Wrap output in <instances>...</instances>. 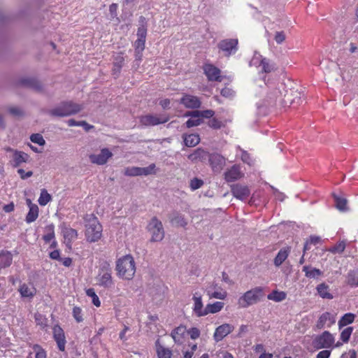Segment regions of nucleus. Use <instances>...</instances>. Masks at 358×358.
<instances>
[{"label": "nucleus", "instance_id": "31", "mask_svg": "<svg viewBox=\"0 0 358 358\" xmlns=\"http://www.w3.org/2000/svg\"><path fill=\"white\" fill-rule=\"evenodd\" d=\"M332 196L335 201V207L340 211L345 212L348 210V200L345 198H342L336 195L335 193H332Z\"/></svg>", "mask_w": 358, "mask_h": 358}, {"label": "nucleus", "instance_id": "8", "mask_svg": "<svg viewBox=\"0 0 358 358\" xmlns=\"http://www.w3.org/2000/svg\"><path fill=\"white\" fill-rule=\"evenodd\" d=\"M155 164H151L147 167H128L124 170V175L128 176H148L155 174Z\"/></svg>", "mask_w": 358, "mask_h": 358}, {"label": "nucleus", "instance_id": "59", "mask_svg": "<svg viewBox=\"0 0 358 358\" xmlns=\"http://www.w3.org/2000/svg\"><path fill=\"white\" fill-rule=\"evenodd\" d=\"M285 40V34L283 31H278L275 35V41L277 43L280 44Z\"/></svg>", "mask_w": 358, "mask_h": 358}, {"label": "nucleus", "instance_id": "30", "mask_svg": "<svg viewBox=\"0 0 358 358\" xmlns=\"http://www.w3.org/2000/svg\"><path fill=\"white\" fill-rule=\"evenodd\" d=\"M156 351L157 353L158 358H171L172 355V351L166 348H164L159 343V340L157 339L155 343Z\"/></svg>", "mask_w": 358, "mask_h": 358}, {"label": "nucleus", "instance_id": "15", "mask_svg": "<svg viewBox=\"0 0 358 358\" xmlns=\"http://www.w3.org/2000/svg\"><path fill=\"white\" fill-rule=\"evenodd\" d=\"M4 150L6 152H12V159L15 167L19 166L22 163L27 162L28 160L29 155L25 152L13 150L10 147L4 148Z\"/></svg>", "mask_w": 358, "mask_h": 358}, {"label": "nucleus", "instance_id": "32", "mask_svg": "<svg viewBox=\"0 0 358 358\" xmlns=\"http://www.w3.org/2000/svg\"><path fill=\"white\" fill-rule=\"evenodd\" d=\"M224 303L221 301H216L213 303L208 304L205 308V315L209 313H217L220 312L224 307Z\"/></svg>", "mask_w": 358, "mask_h": 358}, {"label": "nucleus", "instance_id": "55", "mask_svg": "<svg viewBox=\"0 0 358 358\" xmlns=\"http://www.w3.org/2000/svg\"><path fill=\"white\" fill-rule=\"evenodd\" d=\"M345 248V242L342 241V242H340L338 244H336L331 250V252L341 253L344 251Z\"/></svg>", "mask_w": 358, "mask_h": 358}, {"label": "nucleus", "instance_id": "6", "mask_svg": "<svg viewBox=\"0 0 358 358\" xmlns=\"http://www.w3.org/2000/svg\"><path fill=\"white\" fill-rule=\"evenodd\" d=\"M96 280L99 285L105 288H110L113 285L112 268L108 262H104L101 265Z\"/></svg>", "mask_w": 358, "mask_h": 358}, {"label": "nucleus", "instance_id": "39", "mask_svg": "<svg viewBox=\"0 0 358 358\" xmlns=\"http://www.w3.org/2000/svg\"><path fill=\"white\" fill-rule=\"evenodd\" d=\"M219 289L220 290L215 291L213 292H211L210 290H208L207 294L209 296V298L224 300L227 296V292L221 288Z\"/></svg>", "mask_w": 358, "mask_h": 358}, {"label": "nucleus", "instance_id": "48", "mask_svg": "<svg viewBox=\"0 0 358 358\" xmlns=\"http://www.w3.org/2000/svg\"><path fill=\"white\" fill-rule=\"evenodd\" d=\"M30 140L39 145H44L45 144V141L44 140L43 136L40 134H33L30 136Z\"/></svg>", "mask_w": 358, "mask_h": 358}, {"label": "nucleus", "instance_id": "57", "mask_svg": "<svg viewBox=\"0 0 358 358\" xmlns=\"http://www.w3.org/2000/svg\"><path fill=\"white\" fill-rule=\"evenodd\" d=\"M188 334L192 339H196L200 336V331L196 327H192L188 331Z\"/></svg>", "mask_w": 358, "mask_h": 358}, {"label": "nucleus", "instance_id": "18", "mask_svg": "<svg viewBox=\"0 0 358 358\" xmlns=\"http://www.w3.org/2000/svg\"><path fill=\"white\" fill-rule=\"evenodd\" d=\"M204 73L210 81H221L220 70L212 64H206L203 68Z\"/></svg>", "mask_w": 358, "mask_h": 358}, {"label": "nucleus", "instance_id": "27", "mask_svg": "<svg viewBox=\"0 0 358 358\" xmlns=\"http://www.w3.org/2000/svg\"><path fill=\"white\" fill-rule=\"evenodd\" d=\"M124 62V58L122 54H120L115 57L114 62L113 63V67L112 69V74L115 76V78H117L119 76Z\"/></svg>", "mask_w": 358, "mask_h": 358}, {"label": "nucleus", "instance_id": "24", "mask_svg": "<svg viewBox=\"0 0 358 358\" xmlns=\"http://www.w3.org/2000/svg\"><path fill=\"white\" fill-rule=\"evenodd\" d=\"M287 94H285L284 103L292 104L296 101L300 100L301 98V92L295 89H289L286 91Z\"/></svg>", "mask_w": 358, "mask_h": 358}, {"label": "nucleus", "instance_id": "7", "mask_svg": "<svg viewBox=\"0 0 358 358\" xmlns=\"http://www.w3.org/2000/svg\"><path fill=\"white\" fill-rule=\"evenodd\" d=\"M238 45V40L237 38H226L221 40L217 43V48L224 56L229 57L237 52Z\"/></svg>", "mask_w": 358, "mask_h": 358}, {"label": "nucleus", "instance_id": "40", "mask_svg": "<svg viewBox=\"0 0 358 358\" xmlns=\"http://www.w3.org/2000/svg\"><path fill=\"white\" fill-rule=\"evenodd\" d=\"M331 315L329 313L326 312L321 315V316L319 317L316 327L317 329H322L327 321H331Z\"/></svg>", "mask_w": 358, "mask_h": 358}, {"label": "nucleus", "instance_id": "2", "mask_svg": "<svg viewBox=\"0 0 358 358\" xmlns=\"http://www.w3.org/2000/svg\"><path fill=\"white\" fill-rule=\"evenodd\" d=\"M117 275L125 280H131L136 273L135 262L130 255L124 256L116 262Z\"/></svg>", "mask_w": 358, "mask_h": 358}, {"label": "nucleus", "instance_id": "42", "mask_svg": "<svg viewBox=\"0 0 358 358\" xmlns=\"http://www.w3.org/2000/svg\"><path fill=\"white\" fill-rule=\"evenodd\" d=\"M348 282L351 285L358 286V269L348 273Z\"/></svg>", "mask_w": 358, "mask_h": 358}, {"label": "nucleus", "instance_id": "25", "mask_svg": "<svg viewBox=\"0 0 358 358\" xmlns=\"http://www.w3.org/2000/svg\"><path fill=\"white\" fill-rule=\"evenodd\" d=\"M209 153L202 148L196 149L193 153L188 155V159L193 162L204 161L208 159Z\"/></svg>", "mask_w": 358, "mask_h": 358}, {"label": "nucleus", "instance_id": "19", "mask_svg": "<svg viewBox=\"0 0 358 358\" xmlns=\"http://www.w3.org/2000/svg\"><path fill=\"white\" fill-rule=\"evenodd\" d=\"M243 176L239 166L234 165L224 173V179L227 182H233L241 178Z\"/></svg>", "mask_w": 358, "mask_h": 358}, {"label": "nucleus", "instance_id": "53", "mask_svg": "<svg viewBox=\"0 0 358 358\" xmlns=\"http://www.w3.org/2000/svg\"><path fill=\"white\" fill-rule=\"evenodd\" d=\"M9 113L15 117H22L24 115L23 110L18 107H10L8 108Z\"/></svg>", "mask_w": 358, "mask_h": 358}, {"label": "nucleus", "instance_id": "51", "mask_svg": "<svg viewBox=\"0 0 358 358\" xmlns=\"http://www.w3.org/2000/svg\"><path fill=\"white\" fill-rule=\"evenodd\" d=\"M73 316L77 322H81L83 321L82 310L79 307H74L73 308Z\"/></svg>", "mask_w": 358, "mask_h": 358}, {"label": "nucleus", "instance_id": "61", "mask_svg": "<svg viewBox=\"0 0 358 358\" xmlns=\"http://www.w3.org/2000/svg\"><path fill=\"white\" fill-rule=\"evenodd\" d=\"M241 159L243 162L250 164L251 160L249 154L244 150H242Z\"/></svg>", "mask_w": 358, "mask_h": 358}, {"label": "nucleus", "instance_id": "36", "mask_svg": "<svg viewBox=\"0 0 358 358\" xmlns=\"http://www.w3.org/2000/svg\"><path fill=\"white\" fill-rule=\"evenodd\" d=\"M303 271L305 272L306 276L309 278H317L322 275V272L320 269L308 266H303Z\"/></svg>", "mask_w": 358, "mask_h": 358}, {"label": "nucleus", "instance_id": "20", "mask_svg": "<svg viewBox=\"0 0 358 358\" xmlns=\"http://www.w3.org/2000/svg\"><path fill=\"white\" fill-rule=\"evenodd\" d=\"M53 336L59 350L64 351L66 340L63 329L59 326L54 327Z\"/></svg>", "mask_w": 358, "mask_h": 358}, {"label": "nucleus", "instance_id": "60", "mask_svg": "<svg viewBox=\"0 0 358 358\" xmlns=\"http://www.w3.org/2000/svg\"><path fill=\"white\" fill-rule=\"evenodd\" d=\"M17 173L20 174V178L23 180L27 179L33 175V172L31 171L25 172L24 170L22 169H18Z\"/></svg>", "mask_w": 358, "mask_h": 358}, {"label": "nucleus", "instance_id": "13", "mask_svg": "<svg viewBox=\"0 0 358 358\" xmlns=\"http://www.w3.org/2000/svg\"><path fill=\"white\" fill-rule=\"evenodd\" d=\"M179 102L186 108L189 109H197L201 106V101L199 97L188 94H183Z\"/></svg>", "mask_w": 358, "mask_h": 358}, {"label": "nucleus", "instance_id": "4", "mask_svg": "<svg viewBox=\"0 0 358 358\" xmlns=\"http://www.w3.org/2000/svg\"><path fill=\"white\" fill-rule=\"evenodd\" d=\"M264 296V290L261 287H256L245 292L238 300L241 308H246L259 302Z\"/></svg>", "mask_w": 358, "mask_h": 358}, {"label": "nucleus", "instance_id": "43", "mask_svg": "<svg viewBox=\"0 0 358 358\" xmlns=\"http://www.w3.org/2000/svg\"><path fill=\"white\" fill-rule=\"evenodd\" d=\"M355 320V315L352 313L345 314L339 321V326H346L353 322Z\"/></svg>", "mask_w": 358, "mask_h": 358}, {"label": "nucleus", "instance_id": "54", "mask_svg": "<svg viewBox=\"0 0 358 358\" xmlns=\"http://www.w3.org/2000/svg\"><path fill=\"white\" fill-rule=\"evenodd\" d=\"M134 46L135 50L143 51L145 48V41L137 38L134 42Z\"/></svg>", "mask_w": 358, "mask_h": 358}, {"label": "nucleus", "instance_id": "49", "mask_svg": "<svg viewBox=\"0 0 358 358\" xmlns=\"http://www.w3.org/2000/svg\"><path fill=\"white\" fill-rule=\"evenodd\" d=\"M203 122V120L201 117H191L189 119L185 124L187 128L196 127L200 125Z\"/></svg>", "mask_w": 358, "mask_h": 358}, {"label": "nucleus", "instance_id": "50", "mask_svg": "<svg viewBox=\"0 0 358 358\" xmlns=\"http://www.w3.org/2000/svg\"><path fill=\"white\" fill-rule=\"evenodd\" d=\"M203 185V181L197 178H194L190 180L189 187L192 190H196Z\"/></svg>", "mask_w": 358, "mask_h": 358}, {"label": "nucleus", "instance_id": "12", "mask_svg": "<svg viewBox=\"0 0 358 358\" xmlns=\"http://www.w3.org/2000/svg\"><path fill=\"white\" fill-rule=\"evenodd\" d=\"M208 161L214 172L220 173L226 165V159L218 153H212L208 156Z\"/></svg>", "mask_w": 358, "mask_h": 358}, {"label": "nucleus", "instance_id": "52", "mask_svg": "<svg viewBox=\"0 0 358 358\" xmlns=\"http://www.w3.org/2000/svg\"><path fill=\"white\" fill-rule=\"evenodd\" d=\"M352 332V327L345 328L341 334V338L343 342H348Z\"/></svg>", "mask_w": 358, "mask_h": 358}, {"label": "nucleus", "instance_id": "1", "mask_svg": "<svg viewBox=\"0 0 358 358\" xmlns=\"http://www.w3.org/2000/svg\"><path fill=\"white\" fill-rule=\"evenodd\" d=\"M83 109V105L68 101H62L52 108L45 110L44 112L52 117H63L77 114Z\"/></svg>", "mask_w": 358, "mask_h": 358}, {"label": "nucleus", "instance_id": "9", "mask_svg": "<svg viewBox=\"0 0 358 358\" xmlns=\"http://www.w3.org/2000/svg\"><path fill=\"white\" fill-rule=\"evenodd\" d=\"M169 120V117L168 115L159 117L155 115L148 114L141 116L140 117V122L143 126L150 127L166 123Z\"/></svg>", "mask_w": 358, "mask_h": 358}, {"label": "nucleus", "instance_id": "44", "mask_svg": "<svg viewBox=\"0 0 358 358\" xmlns=\"http://www.w3.org/2000/svg\"><path fill=\"white\" fill-rule=\"evenodd\" d=\"M19 292L23 297H31L34 295V292L30 289L27 285L23 284L20 286Z\"/></svg>", "mask_w": 358, "mask_h": 358}, {"label": "nucleus", "instance_id": "62", "mask_svg": "<svg viewBox=\"0 0 358 358\" xmlns=\"http://www.w3.org/2000/svg\"><path fill=\"white\" fill-rule=\"evenodd\" d=\"M117 5L116 3H112L109 6V11L113 17H115L117 16Z\"/></svg>", "mask_w": 358, "mask_h": 358}, {"label": "nucleus", "instance_id": "26", "mask_svg": "<svg viewBox=\"0 0 358 358\" xmlns=\"http://www.w3.org/2000/svg\"><path fill=\"white\" fill-rule=\"evenodd\" d=\"M196 293L193 296L194 308L193 310L198 317L205 316V308H203V303L201 296H196Z\"/></svg>", "mask_w": 358, "mask_h": 358}, {"label": "nucleus", "instance_id": "14", "mask_svg": "<svg viewBox=\"0 0 358 358\" xmlns=\"http://www.w3.org/2000/svg\"><path fill=\"white\" fill-rule=\"evenodd\" d=\"M234 327L229 324H223L215 329L213 338L216 342L222 341L225 336L231 333Z\"/></svg>", "mask_w": 358, "mask_h": 358}, {"label": "nucleus", "instance_id": "17", "mask_svg": "<svg viewBox=\"0 0 358 358\" xmlns=\"http://www.w3.org/2000/svg\"><path fill=\"white\" fill-rule=\"evenodd\" d=\"M324 73L327 82L331 85H335L339 81V73L336 66H327Z\"/></svg>", "mask_w": 358, "mask_h": 358}, {"label": "nucleus", "instance_id": "3", "mask_svg": "<svg viewBox=\"0 0 358 358\" xmlns=\"http://www.w3.org/2000/svg\"><path fill=\"white\" fill-rule=\"evenodd\" d=\"M85 228V236L88 242L94 243L101 239L102 226L96 217L90 215L86 219Z\"/></svg>", "mask_w": 358, "mask_h": 358}, {"label": "nucleus", "instance_id": "23", "mask_svg": "<svg viewBox=\"0 0 358 358\" xmlns=\"http://www.w3.org/2000/svg\"><path fill=\"white\" fill-rule=\"evenodd\" d=\"M214 114L215 112L213 110H206L203 111L194 110L192 111H187L184 116L190 117H201V120H203V118L212 117Z\"/></svg>", "mask_w": 358, "mask_h": 358}, {"label": "nucleus", "instance_id": "64", "mask_svg": "<svg viewBox=\"0 0 358 358\" xmlns=\"http://www.w3.org/2000/svg\"><path fill=\"white\" fill-rule=\"evenodd\" d=\"M348 46V50L350 53L353 54L358 52V45H357L355 43H350Z\"/></svg>", "mask_w": 358, "mask_h": 358}, {"label": "nucleus", "instance_id": "33", "mask_svg": "<svg viewBox=\"0 0 358 358\" xmlns=\"http://www.w3.org/2000/svg\"><path fill=\"white\" fill-rule=\"evenodd\" d=\"M184 142L187 147H194L200 142V137L198 134L183 135Z\"/></svg>", "mask_w": 358, "mask_h": 358}, {"label": "nucleus", "instance_id": "46", "mask_svg": "<svg viewBox=\"0 0 358 358\" xmlns=\"http://www.w3.org/2000/svg\"><path fill=\"white\" fill-rule=\"evenodd\" d=\"M64 236L65 239H68L69 241H71L77 238L78 232L74 229H66L64 231Z\"/></svg>", "mask_w": 358, "mask_h": 358}, {"label": "nucleus", "instance_id": "58", "mask_svg": "<svg viewBox=\"0 0 358 358\" xmlns=\"http://www.w3.org/2000/svg\"><path fill=\"white\" fill-rule=\"evenodd\" d=\"M221 94L227 98L232 97L234 95V92L229 87H224L221 90Z\"/></svg>", "mask_w": 358, "mask_h": 358}, {"label": "nucleus", "instance_id": "11", "mask_svg": "<svg viewBox=\"0 0 358 358\" xmlns=\"http://www.w3.org/2000/svg\"><path fill=\"white\" fill-rule=\"evenodd\" d=\"M334 342V338L329 331L323 332L314 340V346L317 349L330 348Z\"/></svg>", "mask_w": 358, "mask_h": 358}, {"label": "nucleus", "instance_id": "41", "mask_svg": "<svg viewBox=\"0 0 358 358\" xmlns=\"http://www.w3.org/2000/svg\"><path fill=\"white\" fill-rule=\"evenodd\" d=\"M51 195L47 192L46 189H43L41 190L38 201L41 206H45L48 202L51 201Z\"/></svg>", "mask_w": 358, "mask_h": 358}, {"label": "nucleus", "instance_id": "5", "mask_svg": "<svg viewBox=\"0 0 358 358\" xmlns=\"http://www.w3.org/2000/svg\"><path fill=\"white\" fill-rule=\"evenodd\" d=\"M147 229L151 234L150 242H160L164 239L165 231L163 224L157 217H153L150 220Z\"/></svg>", "mask_w": 358, "mask_h": 358}, {"label": "nucleus", "instance_id": "22", "mask_svg": "<svg viewBox=\"0 0 358 358\" xmlns=\"http://www.w3.org/2000/svg\"><path fill=\"white\" fill-rule=\"evenodd\" d=\"M21 84L28 87L37 92L42 93L44 91L43 84L34 78H25L21 80Z\"/></svg>", "mask_w": 358, "mask_h": 358}, {"label": "nucleus", "instance_id": "56", "mask_svg": "<svg viewBox=\"0 0 358 358\" xmlns=\"http://www.w3.org/2000/svg\"><path fill=\"white\" fill-rule=\"evenodd\" d=\"M208 124L211 128L215 129H220L222 126V122H220L216 118H213L212 120H210L208 122Z\"/></svg>", "mask_w": 358, "mask_h": 358}, {"label": "nucleus", "instance_id": "47", "mask_svg": "<svg viewBox=\"0 0 358 358\" xmlns=\"http://www.w3.org/2000/svg\"><path fill=\"white\" fill-rule=\"evenodd\" d=\"M261 66H262V69L265 73H270L275 69L274 65L271 64L269 61L266 58L262 59Z\"/></svg>", "mask_w": 358, "mask_h": 358}, {"label": "nucleus", "instance_id": "10", "mask_svg": "<svg viewBox=\"0 0 358 358\" xmlns=\"http://www.w3.org/2000/svg\"><path fill=\"white\" fill-rule=\"evenodd\" d=\"M112 152L108 148H104L101 150L99 154H92L89 155V159L92 164L96 165H104L108 159L113 157Z\"/></svg>", "mask_w": 358, "mask_h": 358}, {"label": "nucleus", "instance_id": "21", "mask_svg": "<svg viewBox=\"0 0 358 358\" xmlns=\"http://www.w3.org/2000/svg\"><path fill=\"white\" fill-rule=\"evenodd\" d=\"M170 222L176 227H185L187 224V221L184 216L177 211L172 212L169 215Z\"/></svg>", "mask_w": 358, "mask_h": 358}, {"label": "nucleus", "instance_id": "16", "mask_svg": "<svg viewBox=\"0 0 358 358\" xmlns=\"http://www.w3.org/2000/svg\"><path fill=\"white\" fill-rule=\"evenodd\" d=\"M231 193L236 199L244 200L249 196L250 191L247 186L236 184L231 185Z\"/></svg>", "mask_w": 358, "mask_h": 358}, {"label": "nucleus", "instance_id": "29", "mask_svg": "<svg viewBox=\"0 0 358 358\" xmlns=\"http://www.w3.org/2000/svg\"><path fill=\"white\" fill-rule=\"evenodd\" d=\"M139 27L137 31V36L138 39L145 40L147 36V21L145 17L141 16L139 17Z\"/></svg>", "mask_w": 358, "mask_h": 358}, {"label": "nucleus", "instance_id": "45", "mask_svg": "<svg viewBox=\"0 0 358 358\" xmlns=\"http://www.w3.org/2000/svg\"><path fill=\"white\" fill-rule=\"evenodd\" d=\"M86 294L88 296L92 298V303L95 306H96V307L100 306L101 302H100L98 296L96 295V294L95 293L94 289L93 288H90V289H87Z\"/></svg>", "mask_w": 358, "mask_h": 358}, {"label": "nucleus", "instance_id": "63", "mask_svg": "<svg viewBox=\"0 0 358 358\" xmlns=\"http://www.w3.org/2000/svg\"><path fill=\"white\" fill-rule=\"evenodd\" d=\"M331 355V352L329 350H322L320 351L317 355L316 358H329Z\"/></svg>", "mask_w": 358, "mask_h": 358}, {"label": "nucleus", "instance_id": "37", "mask_svg": "<svg viewBox=\"0 0 358 358\" xmlns=\"http://www.w3.org/2000/svg\"><path fill=\"white\" fill-rule=\"evenodd\" d=\"M317 291L319 295L323 299H333V295L329 292V287L325 283L318 285L317 287Z\"/></svg>", "mask_w": 358, "mask_h": 358}, {"label": "nucleus", "instance_id": "38", "mask_svg": "<svg viewBox=\"0 0 358 358\" xmlns=\"http://www.w3.org/2000/svg\"><path fill=\"white\" fill-rule=\"evenodd\" d=\"M287 294L285 292H279L273 290L267 296V299L269 300L274 301L275 302H280L286 299Z\"/></svg>", "mask_w": 358, "mask_h": 358}, {"label": "nucleus", "instance_id": "28", "mask_svg": "<svg viewBox=\"0 0 358 358\" xmlns=\"http://www.w3.org/2000/svg\"><path fill=\"white\" fill-rule=\"evenodd\" d=\"M290 252V248H283L278 252V255L274 259V265L277 267L280 266L287 258Z\"/></svg>", "mask_w": 358, "mask_h": 358}, {"label": "nucleus", "instance_id": "35", "mask_svg": "<svg viewBox=\"0 0 358 358\" xmlns=\"http://www.w3.org/2000/svg\"><path fill=\"white\" fill-rule=\"evenodd\" d=\"M38 216V207L36 204L29 206V210L26 216V222L27 223L33 222Z\"/></svg>", "mask_w": 358, "mask_h": 358}, {"label": "nucleus", "instance_id": "34", "mask_svg": "<svg viewBox=\"0 0 358 358\" xmlns=\"http://www.w3.org/2000/svg\"><path fill=\"white\" fill-rule=\"evenodd\" d=\"M185 331H186L185 327L182 326V325L176 327V329H174L172 331L171 336L173 338L175 343H182V336L185 334Z\"/></svg>", "mask_w": 358, "mask_h": 358}]
</instances>
